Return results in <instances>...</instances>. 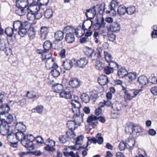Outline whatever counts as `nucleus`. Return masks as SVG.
Segmentation results:
<instances>
[{"label": "nucleus", "mask_w": 157, "mask_h": 157, "mask_svg": "<svg viewBox=\"0 0 157 157\" xmlns=\"http://www.w3.org/2000/svg\"><path fill=\"white\" fill-rule=\"evenodd\" d=\"M8 136L15 137L18 141L21 140V143L28 150H32L34 148L33 141L35 139L34 137L31 134L25 135L24 132L18 131L16 133H10Z\"/></svg>", "instance_id": "nucleus-1"}, {"label": "nucleus", "mask_w": 157, "mask_h": 157, "mask_svg": "<svg viewBox=\"0 0 157 157\" xmlns=\"http://www.w3.org/2000/svg\"><path fill=\"white\" fill-rule=\"evenodd\" d=\"M36 3V2L33 0V2L30 4L27 8L28 11L27 17L29 20L32 21L35 19H39L42 17L41 14L38 13L41 9L40 6H33V5H35Z\"/></svg>", "instance_id": "nucleus-2"}, {"label": "nucleus", "mask_w": 157, "mask_h": 157, "mask_svg": "<svg viewBox=\"0 0 157 157\" xmlns=\"http://www.w3.org/2000/svg\"><path fill=\"white\" fill-rule=\"evenodd\" d=\"M62 85L59 83H55L52 86V89L56 93H59V97L66 99L72 98L71 91L68 88L63 90Z\"/></svg>", "instance_id": "nucleus-3"}, {"label": "nucleus", "mask_w": 157, "mask_h": 157, "mask_svg": "<svg viewBox=\"0 0 157 157\" xmlns=\"http://www.w3.org/2000/svg\"><path fill=\"white\" fill-rule=\"evenodd\" d=\"M72 112L74 113L73 117V120L76 123L77 125L80 126L81 123L83 122V117L84 114H82L80 116V108H73Z\"/></svg>", "instance_id": "nucleus-4"}, {"label": "nucleus", "mask_w": 157, "mask_h": 157, "mask_svg": "<svg viewBox=\"0 0 157 157\" xmlns=\"http://www.w3.org/2000/svg\"><path fill=\"white\" fill-rule=\"evenodd\" d=\"M86 12L85 15L87 18L86 21L90 20L89 23H91V25L93 24V21L91 19H93L95 16L96 13V10L95 9V6H94L92 8L86 10Z\"/></svg>", "instance_id": "nucleus-5"}, {"label": "nucleus", "mask_w": 157, "mask_h": 157, "mask_svg": "<svg viewBox=\"0 0 157 157\" xmlns=\"http://www.w3.org/2000/svg\"><path fill=\"white\" fill-rule=\"evenodd\" d=\"M85 54L89 57H90L92 60L96 61L98 60V56L95 52H94V50L90 48L87 47L86 48L84 51Z\"/></svg>", "instance_id": "nucleus-6"}, {"label": "nucleus", "mask_w": 157, "mask_h": 157, "mask_svg": "<svg viewBox=\"0 0 157 157\" xmlns=\"http://www.w3.org/2000/svg\"><path fill=\"white\" fill-rule=\"evenodd\" d=\"M0 50L4 51L7 56L11 53V50L8 47V45L3 39L0 38Z\"/></svg>", "instance_id": "nucleus-7"}, {"label": "nucleus", "mask_w": 157, "mask_h": 157, "mask_svg": "<svg viewBox=\"0 0 157 157\" xmlns=\"http://www.w3.org/2000/svg\"><path fill=\"white\" fill-rule=\"evenodd\" d=\"M118 6V2L117 1L112 0L109 6V10H106V13H112L113 14H115L116 13L115 9Z\"/></svg>", "instance_id": "nucleus-8"}, {"label": "nucleus", "mask_w": 157, "mask_h": 157, "mask_svg": "<svg viewBox=\"0 0 157 157\" xmlns=\"http://www.w3.org/2000/svg\"><path fill=\"white\" fill-rule=\"evenodd\" d=\"M73 60L74 62V64L76 66L81 68L85 67L88 62L87 60L85 58H81L77 61H75V59Z\"/></svg>", "instance_id": "nucleus-9"}, {"label": "nucleus", "mask_w": 157, "mask_h": 157, "mask_svg": "<svg viewBox=\"0 0 157 157\" xmlns=\"http://www.w3.org/2000/svg\"><path fill=\"white\" fill-rule=\"evenodd\" d=\"M28 24V22H22L21 21L17 20L14 21L13 23V28L16 32L17 33V31L20 29L22 27H23L26 24Z\"/></svg>", "instance_id": "nucleus-10"}, {"label": "nucleus", "mask_w": 157, "mask_h": 157, "mask_svg": "<svg viewBox=\"0 0 157 157\" xmlns=\"http://www.w3.org/2000/svg\"><path fill=\"white\" fill-rule=\"evenodd\" d=\"M29 0H17L16 6L17 8L22 7L26 9L29 6ZM32 2H31V3ZM31 3V2H30Z\"/></svg>", "instance_id": "nucleus-11"}, {"label": "nucleus", "mask_w": 157, "mask_h": 157, "mask_svg": "<svg viewBox=\"0 0 157 157\" xmlns=\"http://www.w3.org/2000/svg\"><path fill=\"white\" fill-rule=\"evenodd\" d=\"M10 111V107L7 104H2L0 107V115H3L8 113Z\"/></svg>", "instance_id": "nucleus-12"}, {"label": "nucleus", "mask_w": 157, "mask_h": 157, "mask_svg": "<svg viewBox=\"0 0 157 157\" xmlns=\"http://www.w3.org/2000/svg\"><path fill=\"white\" fill-rule=\"evenodd\" d=\"M5 33L7 36L11 38L12 36H15L17 33L13 28L8 27L6 28L5 30Z\"/></svg>", "instance_id": "nucleus-13"}, {"label": "nucleus", "mask_w": 157, "mask_h": 157, "mask_svg": "<svg viewBox=\"0 0 157 157\" xmlns=\"http://www.w3.org/2000/svg\"><path fill=\"white\" fill-rule=\"evenodd\" d=\"M40 51H38L37 53L41 54V58L43 61L49 59L52 56V54L50 53L49 52V51H44L43 52H39Z\"/></svg>", "instance_id": "nucleus-14"}, {"label": "nucleus", "mask_w": 157, "mask_h": 157, "mask_svg": "<svg viewBox=\"0 0 157 157\" xmlns=\"http://www.w3.org/2000/svg\"><path fill=\"white\" fill-rule=\"evenodd\" d=\"M98 81L101 85L104 86L106 85L109 81L105 75H101L98 77Z\"/></svg>", "instance_id": "nucleus-15"}, {"label": "nucleus", "mask_w": 157, "mask_h": 157, "mask_svg": "<svg viewBox=\"0 0 157 157\" xmlns=\"http://www.w3.org/2000/svg\"><path fill=\"white\" fill-rule=\"evenodd\" d=\"M121 29L120 24L117 22L112 23L109 27V30L110 31L114 32H117L119 31Z\"/></svg>", "instance_id": "nucleus-16"}, {"label": "nucleus", "mask_w": 157, "mask_h": 157, "mask_svg": "<svg viewBox=\"0 0 157 157\" xmlns=\"http://www.w3.org/2000/svg\"><path fill=\"white\" fill-rule=\"evenodd\" d=\"M69 84L72 87L76 88L80 86V81L76 78H72L69 82Z\"/></svg>", "instance_id": "nucleus-17"}, {"label": "nucleus", "mask_w": 157, "mask_h": 157, "mask_svg": "<svg viewBox=\"0 0 157 157\" xmlns=\"http://www.w3.org/2000/svg\"><path fill=\"white\" fill-rule=\"evenodd\" d=\"M28 28V24H26L17 31L18 34L21 37H24L27 33Z\"/></svg>", "instance_id": "nucleus-18"}, {"label": "nucleus", "mask_w": 157, "mask_h": 157, "mask_svg": "<svg viewBox=\"0 0 157 157\" xmlns=\"http://www.w3.org/2000/svg\"><path fill=\"white\" fill-rule=\"evenodd\" d=\"M73 63L74 62L73 60L72 61L66 60L63 61L62 65L65 69L69 70L72 67Z\"/></svg>", "instance_id": "nucleus-19"}, {"label": "nucleus", "mask_w": 157, "mask_h": 157, "mask_svg": "<svg viewBox=\"0 0 157 157\" xmlns=\"http://www.w3.org/2000/svg\"><path fill=\"white\" fill-rule=\"evenodd\" d=\"M48 27L47 26H43L41 28V37L42 40H45L48 33Z\"/></svg>", "instance_id": "nucleus-20"}, {"label": "nucleus", "mask_w": 157, "mask_h": 157, "mask_svg": "<svg viewBox=\"0 0 157 157\" xmlns=\"http://www.w3.org/2000/svg\"><path fill=\"white\" fill-rule=\"evenodd\" d=\"M2 130L1 133H2V135L5 136L9 132V127L8 124H7L5 121V123L2 125Z\"/></svg>", "instance_id": "nucleus-21"}, {"label": "nucleus", "mask_w": 157, "mask_h": 157, "mask_svg": "<svg viewBox=\"0 0 157 157\" xmlns=\"http://www.w3.org/2000/svg\"><path fill=\"white\" fill-rule=\"evenodd\" d=\"M74 98L75 99L71 100V104L73 106V108H80L81 107V105L78 101V97L76 95H74Z\"/></svg>", "instance_id": "nucleus-22"}, {"label": "nucleus", "mask_w": 157, "mask_h": 157, "mask_svg": "<svg viewBox=\"0 0 157 157\" xmlns=\"http://www.w3.org/2000/svg\"><path fill=\"white\" fill-rule=\"evenodd\" d=\"M138 81L139 83L142 85H145L149 82V81L147 77L145 76L142 75L138 78Z\"/></svg>", "instance_id": "nucleus-23"}, {"label": "nucleus", "mask_w": 157, "mask_h": 157, "mask_svg": "<svg viewBox=\"0 0 157 157\" xmlns=\"http://www.w3.org/2000/svg\"><path fill=\"white\" fill-rule=\"evenodd\" d=\"M27 33L30 39H33L35 37L36 31L33 27L30 26L29 29H28Z\"/></svg>", "instance_id": "nucleus-24"}, {"label": "nucleus", "mask_w": 157, "mask_h": 157, "mask_svg": "<svg viewBox=\"0 0 157 157\" xmlns=\"http://www.w3.org/2000/svg\"><path fill=\"white\" fill-rule=\"evenodd\" d=\"M16 128L18 131L25 132L26 130V126L23 122H19L17 123L16 125Z\"/></svg>", "instance_id": "nucleus-25"}, {"label": "nucleus", "mask_w": 157, "mask_h": 157, "mask_svg": "<svg viewBox=\"0 0 157 157\" xmlns=\"http://www.w3.org/2000/svg\"><path fill=\"white\" fill-rule=\"evenodd\" d=\"M65 38L66 41L68 43H72L75 39L74 36L72 33H67Z\"/></svg>", "instance_id": "nucleus-26"}, {"label": "nucleus", "mask_w": 157, "mask_h": 157, "mask_svg": "<svg viewBox=\"0 0 157 157\" xmlns=\"http://www.w3.org/2000/svg\"><path fill=\"white\" fill-rule=\"evenodd\" d=\"M125 142L130 147V149L133 148V147L135 144V140L132 137H128L125 140Z\"/></svg>", "instance_id": "nucleus-27"}, {"label": "nucleus", "mask_w": 157, "mask_h": 157, "mask_svg": "<svg viewBox=\"0 0 157 157\" xmlns=\"http://www.w3.org/2000/svg\"><path fill=\"white\" fill-rule=\"evenodd\" d=\"M127 74V71L124 67L120 68L117 72L118 75L120 78L125 77Z\"/></svg>", "instance_id": "nucleus-28"}, {"label": "nucleus", "mask_w": 157, "mask_h": 157, "mask_svg": "<svg viewBox=\"0 0 157 157\" xmlns=\"http://www.w3.org/2000/svg\"><path fill=\"white\" fill-rule=\"evenodd\" d=\"M54 49L56 50H59L63 47V43L61 40H55L53 41Z\"/></svg>", "instance_id": "nucleus-29"}, {"label": "nucleus", "mask_w": 157, "mask_h": 157, "mask_svg": "<svg viewBox=\"0 0 157 157\" xmlns=\"http://www.w3.org/2000/svg\"><path fill=\"white\" fill-rule=\"evenodd\" d=\"M64 33L61 31H58L55 33L56 40H61L63 38Z\"/></svg>", "instance_id": "nucleus-30"}, {"label": "nucleus", "mask_w": 157, "mask_h": 157, "mask_svg": "<svg viewBox=\"0 0 157 157\" xmlns=\"http://www.w3.org/2000/svg\"><path fill=\"white\" fill-rule=\"evenodd\" d=\"M76 125H77L76 123L74 120L73 121H68L67 123V127L69 128V129L74 130H75L77 128V127L75 126Z\"/></svg>", "instance_id": "nucleus-31"}, {"label": "nucleus", "mask_w": 157, "mask_h": 157, "mask_svg": "<svg viewBox=\"0 0 157 157\" xmlns=\"http://www.w3.org/2000/svg\"><path fill=\"white\" fill-rule=\"evenodd\" d=\"M52 44L48 40H46L44 43V51H49L52 47Z\"/></svg>", "instance_id": "nucleus-32"}, {"label": "nucleus", "mask_w": 157, "mask_h": 157, "mask_svg": "<svg viewBox=\"0 0 157 157\" xmlns=\"http://www.w3.org/2000/svg\"><path fill=\"white\" fill-rule=\"evenodd\" d=\"M74 130L68 129L66 132L67 137L70 139H74L76 136L74 132Z\"/></svg>", "instance_id": "nucleus-33"}, {"label": "nucleus", "mask_w": 157, "mask_h": 157, "mask_svg": "<svg viewBox=\"0 0 157 157\" xmlns=\"http://www.w3.org/2000/svg\"><path fill=\"white\" fill-rule=\"evenodd\" d=\"M104 58L107 62L111 61L112 57L110 53L107 51H104L103 52Z\"/></svg>", "instance_id": "nucleus-34"}, {"label": "nucleus", "mask_w": 157, "mask_h": 157, "mask_svg": "<svg viewBox=\"0 0 157 157\" xmlns=\"http://www.w3.org/2000/svg\"><path fill=\"white\" fill-rule=\"evenodd\" d=\"M118 13L121 15H123L126 13V8L124 5L120 6L117 9Z\"/></svg>", "instance_id": "nucleus-35"}, {"label": "nucleus", "mask_w": 157, "mask_h": 157, "mask_svg": "<svg viewBox=\"0 0 157 157\" xmlns=\"http://www.w3.org/2000/svg\"><path fill=\"white\" fill-rule=\"evenodd\" d=\"M121 104L117 101L114 102L112 103V108L115 111H118L121 109Z\"/></svg>", "instance_id": "nucleus-36"}, {"label": "nucleus", "mask_w": 157, "mask_h": 157, "mask_svg": "<svg viewBox=\"0 0 157 157\" xmlns=\"http://www.w3.org/2000/svg\"><path fill=\"white\" fill-rule=\"evenodd\" d=\"M133 124H130L126 127L125 132L127 134H130L133 132Z\"/></svg>", "instance_id": "nucleus-37"}, {"label": "nucleus", "mask_w": 157, "mask_h": 157, "mask_svg": "<svg viewBox=\"0 0 157 157\" xmlns=\"http://www.w3.org/2000/svg\"><path fill=\"white\" fill-rule=\"evenodd\" d=\"M18 8V9L16 10V13L17 14L20 16L24 15L26 13V11L27 10V9H26L21 7Z\"/></svg>", "instance_id": "nucleus-38"}, {"label": "nucleus", "mask_w": 157, "mask_h": 157, "mask_svg": "<svg viewBox=\"0 0 157 157\" xmlns=\"http://www.w3.org/2000/svg\"><path fill=\"white\" fill-rule=\"evenodd\" d=\"M53 12L51 9H48L46 10L45 12L44 16L47 19L50 18L53 15Z\"/></svg>", "instance_id": "nucleus-39"}, {"label": "nucleus", "mask_w": 157, "mask_h": 157, "mask_svg": "<svg viewBox=\"0 0 157 157\" xmlns=\"http://www.w3.org/2000/svg\"><path fill=\"white\" fill-rule=\"evenodd\" d=\"M81 98L82 102L87 103L90 101V98L88 95L86 93H83L81 95Z\"/></svg>", "instance_id": "nucleus-40"}, {"label": "nucleus", "mask_w": 157, "mask_h": 157, "mask_svg": "<svg viewBox=\"0 0 157 157\" xmlns=\"http://www.w3.org/2000/svg\"><path fill=\"white\" fill-rule=\"evenodd\" d=\"M135 11L136 8L135 6H130L126 8V13L129 15L133 14Z\"/></svg>", "instance_id": "nucleus-41"}, {"label": "nucleus", "mask_w": 157, "mask_h": 157, "mask_svg": "<svg viewBox=\"0 0 157 157\" xmlns=\"http://www.w3.org/2000/svg\"><path fill=\"white\" fill-rule=\"evenodd\" d=\"M102 50L100 48H98L96 49V54H97V56H98V59L100 58H101L102 59H103L104 58V56L103 53H102Z\"/></svg>", "instance_id": "nucleus-42"}, {"label": "nucleus", "mask_w": 157, "mask_h": 157, "mask_svg": "<svg viewBox=\"0 0 157 157\" xmlns=\"http://www.w3.org/2000/svg\"><path fill=\"white\" fill-rule=\"evenodd\" d=\"M44 109V106L40 105H37L35 108L32 109V111L33 110H36V112L39 114H40L42 112Z\"/></svg>", "instance_id": "nucleus-43"}, {"label": "nucleus", "mask_w": 157, "mask_h": 157, "mask_svg": "<svg viewBox=\"0 0 157 157\" xmlns=\"http://www.w3.org/2000/svg\"><path fill=\"white\" fill-rule=\"evenodd\" d=\"M136 77V73L134 72L128 73L126 75L125 77L128 78L130 80H132L135 79Z\"/></svg>", "instance_id": "nucleus-44"}, {"label": "nucleus", "mask_w": 157, "mask_h": 157, "mask_svg": "<svg viewBox=\"0 0 157 157\" xmlns=\"http://www.w3.org/2000/svg\"><path fill=\"white\" fill-rule=\"evenodd\" d=\"M109 66L113 69L114 68H118L119 65L115 62L111 60V61L108 62Z\"/></svg>", "instance_id": "nucleus-45"}, {"label": "nucleus", "mask_w": 157, "mask_h": 157, "mask_svg": "<svg viewBox=\"0 0 157 157\" xmlns=\"http://www.w3.org/2000/svg\"><path fill=\"white\" fill-rule=\"evenodd\" d=\"M101 136V133H98L96 136V137L98 139V140H97V143L100 144H102L103 141V138Z\"/></svg>", "instance_id": "nucleus-46"}, {"label": "nucleus", "mask_w": 157, "mask_h": 157, "mask_svg": "<svg viewBox=\"0 0 157 157\" xmlns=\"http://www.w3.org/2000/svg\"><path fill=\"white\" fill-rule=\"evenodd\" d=\"M64 155L66 157L71 156V157H75V154L73 151H71L70 152L68 151H64L63 152Z\"/></svg>", "instance_id": "nucleus-47"}, {"label": "nucleus", "mask_w": 157, "mask_h": 157, "mask_svg": "<svg viewBox=\"0 0 157 157\" xmlns=\"http://www.w3.org/2000/svg\"><path fill=\"white\" fill-rule=\"evenodd\" d=\"M104 71L106 74L109 75L113 72V69L109 66H108L104 68Z\"/></svg>", "instance_id": "nucleus-48"}, {"label": "nucleus", "mask_w": 157, "mask_h": 157, "mask_svg": "<svg viewBox=\"0 0 157 157\" xmlns=\"http://www.w3.org/2000/svg\"><path fill=\"white\" fill-rule=\"evenodd\" d=\"M27 94L26 95V97H28L29 98H34L36 97V93L33 91L31 92L27 91Z\"/></svg>", "instance_id": "nucleus-49"}, {"label": "nucleus", "mask_w": 157, "mask_h": 157, "mask_svg": "<svg viewBox=\"0 0 157 157\" xmlns=\"http://www.w3.org/2000/svg\"><path fill=\"white\" fill-rule=\"evenodd\" d=\"M126 146V144L124 141H121L119 145V148L120 150L123 151L125 149Z\"/></svg>", "instance_id": "nucleus-50"}, {"label": "nucleus", "mask_w": 157, "mask_h": 157, "mask_svg": "<svg viewBox=\"0 0 157 157\" xmlns=\"http://www.w3.org/2000/svg\"><path fill=\"white\" fill-rule=\"evenodd\" d=\"M92 25L93 28L94 30H99L101 27V24L99 22H97Z\"/></svg>", "instance_id": "nucleus-51"}, {"label": "nucleus", "mask_w": 157, "mask_h": 157, "mask_svg": "<svg viewBox=\"0 0 157 157\" xmlns=\"http://www.w3.org/2000/svg\"><path fill=\"white\" fill-rule=\"evenodd\" d=\"M51 74L54 77H58L60 74V72L56 69H53L51 71Z\"/></svg>", "instance_id": "nucleus-52"}, {"label": "nucleus", "mask_w": 157, "mask_h": 157, "mask_svg": "<svg viewBox=\"0 0 157 157\" xmlns=\"http://www.w3.org/2000/svg\"><path fill=\"white\" fill-rule=\"evenodd\" d=\"M74 29V28L71 26H67L64 27L63 29V31L65 33L69 32V33H71Z\"/></svg>", "instance_id": "nucleus-53"}, {"label": "nucleus", "mask_w": 157, "mask_h": 157, "mask_svg": "<svg viewBox=\"0 0 157 157\" xmlns=\"http://www.w3.org/2000/svg\"><path fill=\"white\" fill-rule=\"evenodd\" d=\"M133 132L135 133H140L142 132V129L139 126L133 125Z\"/></svg>", "instance_id": "nucleus-54"}, {"label": "nucleus", "mask_w": 157, "mask_h": 157, "mask_svg": "<svg viewBox=\"0 0 157 157\" xmlns=\"http://www.w3.org/2000/svg\"><path fill=\"white\" fill-rule=\"evenodd\" d=\"M108 39L110 41L113 42L116 40V36L115 34L111 33L109 34L108 35Z\"/></svg>", "instance_id": "nucleus-55"}, {"label": "nucleus", "mask_w": 157, "mask_h": 157, "mask_svg": "<svg viewBox=\"0 0 157 157\" xmlns=\"http://www.w3.org/2000/svg\"><path fill=\"white\" fill-rule=\"evenodd\" d=\"M104 67V64L102 63H98L96 64V68L99 70H102Z\"/></svg>", "instance_id": "nucleus-56"}, {"label": "nucleus", "mask_w": 157, "mask_h": 157, "mask_svg": "<svg viewBox=\"0 0 157 157\" xmlns=\"http://www.w3.org/2000/svg\"><path fill=\"white\" fill-rule=\"evenodd\" d=\"M34 140H36V142L38 144H42L44 142L43 139L42 137L37 136L35 138H34Z\"/></svg>", "instance_id": "nucleus-57"}, {"label": "nucleus", "mask_w": 157, "mask_h": 157, "mask_svg": "<svg viewBox=\"0 0 157 157\" xmlns=\"http://www.w3.org/2000/svg\"><path fill=\"white\" fill-rule=\"evenodd\" d=\"M92 25L91 24V25L89 27L88 29H87V32H86L85 34V36L86 37H88L89 36H90L92 34V32L90 30Z\"/></svg>", "instance_id": "nucleus-58"}, {"label": "nucleus", "mask_w": 157, "mask_h": 157, "mask_svg": "<svg viewBox=\"0 0 157 157\" xmlns=\"http://www.w3.org/2000/svg\"><path fill=\"white\" fill-rule=\"evenodd\" d=\"M47 143H48V144H47L48 146H54L55 145V142L50 139H48L47 140Z\"/></svg>", "instance_id": "nucleus-59"}, {"label": "nucleus", "mask_w": 157, "mask_h": 157, "mask_svg": "<svg viewBox=\"0 0 157 157\" xmlns=\"http://www.w3.org/2000/svg\"><path fill=\"white\" fill-rule=\"evenodd\" d=\"M13 120V117L11 114H9L7 117V121L6 122L7 123L10 124Z\"/></svg>", "instance_id": "nucleus-60"}, {"label": "nucleus", "mask_w": 157, "mask_h": 157, "mask_svg": "<svg viewBox=\"0 0 157 157\" xmlns=\"http://www.w3.org/2000/svg\"><path fill=\"white\" fill-rule=\"evenodd\" d=\"M151 92L154 95H157V86L152 87L150 89Z\"/></svg>", "instance_id": "nucleus-61"}, {"label": "nucleus", "mask_w": 157, "mask_h": 157, "mask_svg": "<svg viewBox=\"0 0 157 157\" xmlns=\"http://www.w3.org/2000/svg\"><path fill=\"white\" fill-rule=\"evenodd\" d=\"M105 4L104 3L102 4L100 7V10L99 11V14H103L104 12L105 11Z\"/></svg>", "instance_id": "nucleus-62"}, {"label": "nucleus", "mask_w": 157, "mask_h": 157, "mask_svg": "<svg viewBox=\"0 0 157 157\" xmlns=\"http://www.w3.org/2000/svg\"><path fill=\"white\" fill-rule=\"evenodd\" d=\"M52 147L53 146H48L47 145V146L44 147V149L48 151L52 152L55 150V148Z\"/></svg>", "instance_id": "nucleus-63"}, {"label": "nucleus", "mask_w": 157, "mask_h": 157, "mask_svg": "<svg viewBox=\"0 0 157 157\" xmlns=\"http://www.w3.org/2000/svg\"><path fill=\"white\" fill-rule=\"evenodd\" d=\"M134 98V97L131 96L129 92L126 95H124V98L126 100H130Z\"/></svg>", "instance_id": "nucleus-64"}]
</instances>
